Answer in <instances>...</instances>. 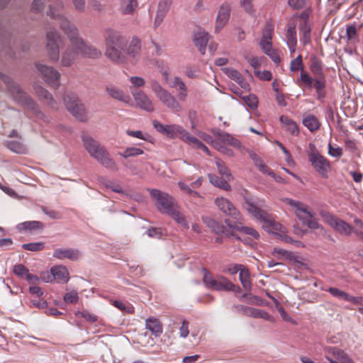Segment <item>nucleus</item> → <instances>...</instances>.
I'll list each match as a JSON object with an SVG mask.
<instances>
[{
    "label": "nucleus",
    "mask_w": 363,
    "mask_h": 363,
    "mask_svg": "<svg viewBox=\"0 0 363 363\" xmlns=\"http://www.w3.org/2000/svg\"><path fill=\"white\" fill-rule=\"evenodd\" d=\"M215 204L226 216H230L237 220L241 219V215L239 211L227 199L223 197L216 198Z\"/></svg>",
    "instance_id": "dca6fc26"
},
{
    "label": "nucleus",
    "mask_w": 363,
    "mask_h": 363,
    "mask_svg": "<svg viewBox=\"0 0 363 363\" xmlns=\"http://www.w3.org/2000/svg\"><path fill=\"white\" fill-rule=\"evenodd\" d=\"M342 150L339 146L334 147L331 143L328 144V154L336 158H340L342 155Z\"/></svg>",
    "instance_id": "13d9d810"
},
{
    "label": "nucleus",
    "mask_w": 363,
    "mask_h": 363,
    "mask_svg": "<svg viewBox=\"0 0 363 363\" xmlns=\"http://www.w3.org/2000/svg\"><path fill=\"white\" fill-rule=\"evenodd\" d=\"M357 35V30L354 25H348L346 27V35L348 40L354 39Z\"/></svg>",
    "instance_id": "69168bd1"
},
{
    "label": "nucleus",
    "mask_w": 363,
    "mask_h": 363,
    "mask_svg": "<svg viewBox=\"0 0 363 363\" xmlns=\"http://www.w3.org/2000/svg\"><path fill=\"white\" fill-rule=\"evenodd\" d=\"M211 228L212 230L216 234H224L228 237H235V234L231 231L232 229L229 228L224 227L223 225L219 224L218 222H212V225H211Z\"/></svg>",
    "instance_id": "c03bdc74"
},
{
    "label": "nucleus",
    "mask_w": 363,
    "mask_h": 363,
    "mask_svg": "<svg viewBox=\"0 0 363 363\" xmlns=\"http://www.w3.org/2000/svg\"><path fill=\"white\" fill-rule=\"evenodd\" d=\"M0 79L4 82L10 91L13 94L16 100L21 104L28 106V108L34 110L35 103L24 91H22L21 87L13 82L11 78L1 72H0Z\"/></svg>",
    "instance_id": "ddd939ff"
},
{
    "label": "nucleus",
    "mask_w": 363,
    "mask_h": 363,
    "mask_svg": "<svg viewBox=\"0 0 363 363\" xmlns=\"http://www.w3.org/2000/svg\"><path fill=\"white\" fill-rule=\"evenodd\" d=\"M129 81L132 84V85L135 88L143 87L145 84V80L140 77H130L129 78Z\"/></svg>",
    "instance_id": "e2e57ef3"
},
{
    "label": "nucleus",
    "mask_w": 363,
    "mask_h": 363,
    "mask_svg": "<svg viewBox=\"0 0 363 363\" xmlns=\"http://www.w3.org/2000/svg\"><path fill=\"white\" fill-rule=\"evenodd\" d=\"M309 148L307 155L311 166L321 177L328 178L331 169L330 161L319 152L313 144L310 143Z\"/></svg>",
    "instance_id": "9b49d317"
},
{
    "label": "nucleus",
    "mask_w": 363,
    "mask_h": 363,
    "mask_svg": "<svg viewBox=\"0 0 363 363\" xmlns=\"http://www.w3.org/2000/svg\"><path fill=\"white\" fill-rule=\"evenodd\" d=\"M50 273L57 283H67L69 279V272L65 266H55L50 269Z\"/></svg>",
    "instance_id": "393cba45"
},
{
    "label": "nucleus",
    "mask_w": 363,
    "mask_h": 363,
    "mask_svg": "<svg viewBox=\"0 0 363 363\" xmlns=\"http://www.w3.org/2000/svg\"><path fill=\"white\" fill-rule=\"evenodd\" d=\"M63 101L67 110L79 121H86L88 112L77 94L68 92L63 98Z\"/></svg>",
    "instance_id": "1a4fd4ad"
},
{
    "label": "nucleus",
    "mask_w": 363,
    "mask_h": 363,
    "mask_svg": "<svg viewBox=\"0 0 363 363\" xmlns=\"http://www.w3.org/2000/svg\"><path fill=\"white\" fill-rule=\"evenodd\" d=\"M280 121L285 126L286 130L292 135H297L298 134V128L296 122L285 116H280Z\"/></svg>",
    "instance_id": "58836bf2"
},
{
    "label": "nucleus",
    "mask_w": 363,
    "mask_h": 363,
    "mask_svg": "<svg viewBox=\"0 0 363 363\" xmlns=\"http://www.w3.org/2000/svg\"><path fill=\"white\" fill-rule=\"evenodd\" d=\"M290 70L293 72L297 71H301V72H302V70H305L302 56L301 55H298L295 59L291 61Z\"/></svg>",
    "instance_id": "de8ad7c7"
},
{
    "label": "nucleus",
    "mask_w": 363,
    "mask_h": 363,
    "mask_svg": "<svg viewBox=\"0 0 363 363\" xmlns=\"http://www.w3.org/2000/svg\"><path fill=\"white\" fill-rule=\"evenodd\" d=\"M274 33V26L272 23L267 22L262 30L260 46L262 49H268L272 46V36Z\"/></svg>",
    "instance_id": "bb28decb"
},
{
    "label": "nucleus",
    "mask_w": 363,
    "mask_h": 363,
    "mask_svg": "<svg viewBox=\"0 0 363 363\" xmlns=\"http://www.w3.org/2000/svg\"><path fill=\"white\" fill-rule=\"evenodd\" d=\"M140 50V40L138 38H133L126 48L125 52L130 59L135 60L139 57Z\"/></svg>",
    "instance_id": "f704fd0d"
},
{
    "label": "nucleus",
    "mask_w": 363,
    "mask_h": 363,
    "mask_svg": "<svg viewBox=\"0 0 363 363\" xmlns=\"http://www.w3.org/2000/svg\"><path fill=\"white\" fill-rule=\"evenodd\" d=\"M48 7L49 11H47V15H49L57 24H59L67 35L72 45L79 50L80 55L93 59L99 58L101 55L99 50L86 44L78 36V30L76 26L64 16V7L60 0L50 1Z\"/></svg>",
    "instance_id": "f257e3e1"
},
{
    "label": "nucleus",
    "mask_w": 363,
    "mask_h": 363,
    "mask_svg": "<svg viewBox=\"0 0 363 363\" xmlns=\"http://www.w3.org/2000/svg\"><path fill=\"white\" fill-rule=\"evenodd\" d=\"M137 0H122L121 11L123 14H132L137 9Z\"/></svg>",
    "instance_id": "ea45409f"
},
{
    "label": "nucleus",
    "mask_w": 363,
    "mask_h": 363,
    "mask_svg": "<svg viewBox=\"0 0 363 363\" xmlns=\"http://www.w3.org/2000/svg\"><path fill=\"white\" fill-rule=\"evenodd\" d=\"M179 91L178 92V96L179 99L181 101H184L188 96V89L185 84V83L183 82L180 83L179 86L177 88Z\"/></svg>",
    "instance_id": "052dcab7"
},
{
    "label": "nucleus",
    "mask_w": 363,
    "mask_h": 363,
    "mask_svg": "<svg viewBox=\"0 0 363 363\" xmlns=\"http://www.w3.org/2000/svg\"><path fill=\"white\" fill-rule=\"evenodd\" d=\"M148 191L155 201V205L160 212L168 214L183 228L186 229L189 228L185 216L180 212L174 199L171 196L157 189H149Z\"/></svg>",
    "instance_id": "20e7f679"
},
{
    "label": "nucleus",
    "mask_w": 363,
    "mask_h": 363,
    "mask_svg": "<svg viewBox=\"0 0 363 363\" xmlns=\"http://www.w3.org/2000/svg\"><path fill=\"white\" fill-rule=\"evenodd\" d=\"M79 55L80 54L79 50L76 49V48L73 46L70 42V45L65 50L62 54L61 65L63 67L71 66Z\"/></svg>",
    "instance_id": "b1692460"
},
{
    "label": "nucleus",
    "mask_w": 363,
    "mask_h": 363,
    "mask_svg": "<svg viewBox=\"0 0 363 363\" xmlns=\"http://www.w3.org/2000/svg\"><path fill=\"white\" fill-rule=\"evenodd\" d=\"M223 72L228 77L238 83L242 89L245 91H250V84L238 70L232 67H226L223 69Z\"/></svg>",
    "instance_id": "412c9836"
},
{
    "label": "nucleus",
    "mask_w": 363,
    "mask_h": 363,
    "mask_svg": "<svg viewBox=\"0 0 363 363\" xmlns=\"http://www.w3.org/2000/svg\"><path fill=\"white\" fill-rule=\"evenodd\" d=\"M209 40V35L204 30L199 28L194 34V41L199 51L203 55L206 45Z\"/></svg>",
    "instance_id": "cd10ccee"
},
{
    "label": "nucleus",
    "mask_w": 363,
    "mask_h": 363,
    "mask_svg": "<svg viewBox=\"0 0 363 363\" xmlns=\"http://www.w3.org/2000/svg\"><path fill=\"white\" fill-rule=\"evenodd\" d=\"M144 153L143 150L138 147H127L123 152H118V155L124 158L136 157Z\"/></svg>",
    "instance_id": "49530a36"
},
{
    "label": "nucleus",
    "mask_w": 363,
    "mask_h": 363,
    "mask_svg": "<svg viewBox=\"0 0 363 363\" xmlns=\"http://www.w3.org/2000/svg\"><path fill=\"white\" fill-rule=\"evenodd\" d=\"M130 92L138 106L147 112L155 111L152 100L143 90L130 89Z\"/></svg>",
    "instance_id": "2eb2a0df"
},
{
    "label": "nucleus",
    "mask_w": 363,
    "mask_h": 363,
    "mask_svg": "<svg viewBox=\"0 0 363 363\" xmlns=\"http://www.w3.org/2000/svg\"><path fill=\"white\" fill-rule=\"evenodd\" d=\"M10 0H0V8L4 9ZM12 32L7 26L0 22V41L4 46L10 49L11 43Z\"/></svg>",
    "instance_id": "a211bd4d"
},
{
    "label": "nucleus",
    "mask_w": 363,
    "mask_h": 363,
    "mask_svg": "<svg viewBox=\"0 0 363 363\" xmlns=\"http://www.w3.org/2000/svg\"><path fill=\"white\" fill-rule=\"evenodd\" d=\"M45 247L44 242H31L26 243L22 245V248L26 250L37 252L43 250Z\"/></svg>",
    "instance_id": "3c124183"
},
{
    "label": "nucleus",
    "mask_w": 363,
    "mask_h": 363,
    "mask_svg": "<svg viewBox=\"0 0 363 363\" xmlns=\"http://www.w3.org/2000/svg\"><path fill=\"white\" fill-rule=\"evenodd\" d=\"M230 11L231 6L228 2H224L220 5L216 19L215 33H219L228 23Z\"/></svg>",
    "instance_id": "f3484780"
},
{
    "label": "nucleus",
    "mask_w": 363,
    "mask_h": 363,
    "mask_svg": "<svg viewBox=\"0 0 363 363\" xmlns=\"http://www.w3.org/2000/svg\"><path fill=\"white\" fill-rule=\"evenodd\" d=\"M323 220L335 231L345 235H350L352 232V227L345 220L330 213H322Z\"/></svg>",
    "instance_id": "4468645a"
},
{
    "label": "nucleus",
    "mask_w": 363,
    "mask_h": 363,
    "mask_svg": "<svg viewBox=\"0 0 363 363\" xmlns=\"http://www.w3.org/2000/svg\"><path fill=\"white\" fill-rule=\"evenodd\" d=\"M145 327L150 330L155 336L162 333L163 328L161 322L156 318H150L145 320Z\"/></svg>",
    "instance_id": "c9c22d12"
},
{
    "label": "nucleus",
    "mask_w": 363,
    "mask_h": 363,
    "mask_svg": "<svg viewBox=\"0 0 363 363\" xmlns=\"http://www.w3.org/2000/svg\"><path fill=\"white\" fill-rule=\"evenodd\" d=\"M243 313L249 317L262 318L270 322L274 321V318L269 313L261 309L246 306L243 309Z\"/></svg>",
    "instance_id": "7c9ffc66"
},
{
    "label": "nucleus",
    "mask_w": 363,
    "mask_h": 363,
    "mask_svg": "<svg viewBox=\"0 0 363 363\" xmlns=\"http://www.w3.org/2000/svg\"><path fill=\"white\" fill-rule=\"evenodd\" d=\"M239 278L242 285V287L245 290H250L251 281L250 278V272L249 270L243 266L242 269L240 270Z\"/></svg>",
    "instance_id": "a19ab883"
},
{
    "label": "nucleus",
    "mask_w": 363,
    "mask_h": 363,
    "mask_svg": "<svg viewBox=\"0 0 363 363\" xmlns=\"http://www.w3.org/2000/svg\"><path fill=\"white\" fill-rule=\"evenodd\" d=\"M63 298L65 303L74 304L79 300L78 293L75 291H72L65 294Z\"/></svg>",
    "instance_id": "5fc2aeb1"
},
{
    "label": "nucleus",
    "mask_w": 363,
    "mask_h": 363,
    "mask_svg": "<svg viewBox=\"0 0 363 363\" xmlns=\"http://www.w3.org/2000/svg\"><path fill=\"white\" fill-rule=\"evenodd\" d=\"M300 32L301 34V41L303 44V45H306L311 43V28L309 24L307 23V21H303L299 26Z\"/></svg>",
    "instance_id": "e433bc0d"
},
{
    "label": "nucleus",
    "mask_w": 363,
    "mask_h": 363,
    "mask_svg": "<svg viewBox=\"0 0 363 363\" xmlns=\"http://www.w3.org/2000/svg\"><path fill=\"white\" fill-rule=\"evenodd\" d=\"M208 178L210 182L214 186H218L225 191L230 190V185L227 182V181L219 178L218 176L215 174H209Z\"/></svg>",
    "instance_id": "79ce46f5"
},
{
    "label": "nucleus",
    "mask_w": 363,
    "mask_h": 363,
    "mask_svg": "<svg viewBox=\"0 0 363 363\" xmlns=\"http://www.w3.org/2000/svg\"><path fill=\"white\" fill-rule=\"evenodd\" d=\"M262 50L272 60V61L275 64L278 65L281 62V58L277 51L273 49L272 46H271V48H269L268 49H262Z\"/></svg>",
    "instance_id": "603ef678"
},
{
    "label": "nucleus",
    "mask_w": 363,
    "mask_h": 363,
    "mask_svg": "<svg viewBox=\"0 0 363 363\" xmlns=\"http://www.w3.org/2000/svg\"><path fill=\"white\" fill-rule=\"evenodd\" d=\"M254 73H255V75L257 77H258L259 79H260L261 80L270 81L272 78V74L271 72H269L268 70H264V71L255 70Z\"/></svg>",
    "instance_id": "bf43d9fd"
},
{
    "label": "nucleus",
    "mask_w": 363,
    "mask_h": 363,
    "mask_svg": "<svg viewBox=\"0 0 363 363\" xmlns=\"http://www.w3.org/2000/svg\"><path fill=\"white\" fill-rule=\"evenodd\" d=\"M325 353L331 354L332 357L338 359L341 363H354L353 360L349 355L337 347H328L325 348Z\"/></svg>",
    "instance_id": "2f4dec72"
},
{
    "label": "nucleus",
    "mask_w": 363,
    "mask_h": 363,
    "mask_svg": "<svg viewBox=\"0 0 363 363\" xmlns=\"http://www.w3.org/2000/svg\"><path fill=\"white\" fill-rule=\"evenodd\" d=\"M106 91L113 99L120 101L125 104H129L131 101L130 96L125 94L123 90L114 85H108L106 87Z\"/></svg>",
    "instance_id": "5701e85b"
},
{
    "label": "nucleus",
    "mask_w": 363,
    "mask_h": 363,
    "mask_svg": "<svg viewBox=\"0 0 363 363\" xmlns=\"http://www.w3.org/2000/svg\"><path fill=\"white\" fill-rule=\"evenodd\" d=\"M310 70L313 77L306 70H302L296 83L302 89H314L317 99L321 101L326 96V77L323 72L321 61L314 58L310 65Z\"/></svg>",
    "instance_id": "7ed1b4c3"
},
{
    "label": "nucleus",
    "mask_w": 363,
    "mask_h": 363,
    "mask_svg": "<svg viewBox=\"0 0 363 363\" xmlns=\"http://www.w3.org/2000/svg\"><path fill=\"white\" fill-rule=\"evenodd\" d=\"M186 143L193 145L194 147L202 150L206 152L208 155H210V151L208 148L201 143L199 139L194 136L189 135L186 141Z\"/></svg>",
    "instance_id": "a18cd8bd"
},
{
    "label": "nucleus",
    "mask_w": 363,
    "mask_h": 363,
    "mask_svg": "<svg viewBox=\"0 0 363 363\" xmlns=\"http://www.w3.org/2000/svg\"><path fill=\"white\" fill-rule=\"evenodd\" d=\"M203 281L205 286L216 291H234L235 285L227 278L220 276L215 279L212 274L205 268L203 269Z\"/></svg>",
    "instance_id": "f8f14e48"
},
{
    "label": "nucleus",
    "mask_w": 363,
    "mask_h": 363,
    "mask_svg": "<svg viewBox=\"0 0 363 363\" xmlns=\"http://www.w3.org/2000/svg\"><path fill=\"white\" fill-rule=\"evenodd\" d=\"M215 135H216L217 139L220 143L228 144L239 150H241L242 148L240 142L238 139L233 137L229 133L218 131L216 133H215Z\"/></svg>",
    "instance_id": "473e14b6"
},
{
    "label": "nucleus",
    "mask_w": 363,
    "mask_h": 363,
    "mask_svg": "<svg viewBox=\"0 0 363 363\" xmlns=\"http://www.w3.org/2000/svg\"><path fill=\"white\" fill-rule=\"evenodd\" d=\"M303 124L311 131L315 132L320 128L318 119L313 114H308L303 119Z\"/></svg>",
    "instance_id": "4c0bfd02"
},
{
    "label": "nucleus",
    "mask_w": 363,
    "mask_h": 363,
    "mask_svg": "<svg viewBox=\"0 0 363 363\" xmlns=\"http://www.w3.org/2000/svg\"><path fill=\"white\" fill-rule=\"evenodd\" d=\"M216 164L219 173L223 177H225L226 179H230L231 178V174L230 173V170L226 167L225 162L220 159H216Z\"/></svg>",
    "instance_id": "09e8293b"
},
{
    "label": "nucleus",
    "mask_w": 363,
    "mask_h": 363,
    "mask_svg": "<svg viewBox=\"0 0 363 363\" xmlns=\"http://www.w3.org/2000/svg\"><path fill=\"white\" fill-rule=\"evenodd\" d=\"M113 305L115 307H116L117 308L120 309L123 312H125V313L131 314L134 311V308L132 305H130V304L125 305V303H123V302H121L120 301H114L113 302Z\"/></svg>",
    "instance_id": "864d4df0"
},
{
    "label": "nucleus",
    "mask_w": 363,
    "mask_h": 363,
    "mask_svg": "<svg viewBox=\"0 0 363 363\" xmlns=\"http://www.w3.org/2000/svg\"><path fill=\"white\" fill-rule=\"evenodd\" d=\"M172 4L160 0L156 11V15L154 21V26L158 27L164 21V17L169 11L170 6Z\"/></svg>",
    "instance_id": "a878e982"
},
{
    "label": "nucleus",
    "mask_w": 363,
    "mask_h": 363,
    "mask_svg": "<svg viewBox=\"0 0 363 363\" xmlns=\"http://www.w3.org/2000/svg\"><path fill=\"white\" fill-rule=\"evenodd\" d=\"M164 134L169 138H179L185 143L190 135L182 126L176 124L166 125Z\"/></svg>",
    "instance_id": "aec40b11"
},
{
    "label": "nucleus",
    "mask_w": 363,
    "mask_h": 363,
    "mask_svg": "<svg viewBox=\"0 0 363 363\" xmlns=\"http://www.w3.org/2000/svg\"><path fill=\"white\" fill-rule=\"evenodd\" d=\"M44 9V2L43 0H34L31 5V11L33 13H40Z\"/></svg>",
    "instance_id": "338daca9"
},
{
    "label": "nucleus",
    "mask_w": 363,
    "mask_h": 363,
    "mask_svg": "<svg viewBox=\"0 0 363 363\" xmlns=\"http://www.w3.org/2000/svg\"><path fill=\"white\" fill-rule=\"evenodd\" d=\"M286 38L287 45L291 53L293 54L296 51L297 45L296 25L294 23H290L287 25Z\"/></svg>",
    "instance_id": "c756f323"
},
{
    "label": "nucleus",
    "mask_w": 363,
    "mask_h": 363,
    "mask_svg": "<svg viewBox=\"0 0 363 363\" xmlns=\"http://www.w3.org/2000/svg\"><path fill=\"white\" fill-rule=\"evenodd\" d=\"M252 159L255 161L256 166L259 168V169L262 172H268V167L265 165L262 161L257 157L255 154L250 155Z\"/></svg>",
    "instance_id": "0e129e2a"
},
{
    "label": "nucleus",
    "mask_w": 363,
    "mask_h": 363,
    "mask_svg": "<svg viewBox=\"0 0 363 363\" xmlns=\"http://www.w3.org/2000/svg\"><path fill=\"white\" fill-rule=\"evenodd\" d=\"M60 73L55 68L47 66V86L57 89L60 86Z\"/></svg>",
    "instance_id": "c85d7f7f"
},
{
    "label": "nucleus",
    "mask_w": 363,
    "mask_h": 363,
    "mask_svg": "<svg viewBox=\"0 0 363 363\" xmlns=\"http://www.w3.org/2000/svg\"><path fill=\"white\" fill-rule=\"evenodd\" d=\"M104 43L106 57L117 64L126 62L127 57L122 52L127 43V40L124 35L117 30L107 29L105 31Z\"/></svg>",
    "instance_id": "39448f33"
},
{
    "label": "nucleus",
    "mask_w": 363,
    "mask_h": 363,
    "mask_svg": "<svg viewBox=\"0 0 363 363\" xmlns=\"http://www.w3.org/2000/svg\"><path fill=\"white\" fill-rule=\"evenodd\" d=\"M6 147L11 151L18 154H24L26 152V148L24 145L18 140H9L6 142Z\"/></svg>",
    "instance_id": "37998d69"
},
{
    "label": "nucleus",
    "mask_w": 363,
    "mask_h": 363,
    "mask_svg": "<svg viewBox=\"0 0 363 363\" xmlns=\"http://www.w3.org/2000/svg\"><path fill=\"white\" fill-rule=\"evenodd\" d=\"M263 202L261 200L256 201L252 199H246L243 207L255 218L262 223L267 230L278 235L281 240L293 244L295 240L285 234V228L277 222L271 214L261 209L260 206H262Z\"/></svg>",
    "instance_id": "f03ea898"
},
{
    "label": "nucleus",
    "mask_w": 363,
    "mask_h": 363,
    "mask_svg": "<svg viewBox=\"0 0 363 363\" xmlns=\"http://www.w3.org/2000/svg\"><path fill=\"white\" fill-rule=\"evenodd\" d=\"M44 225L43 223L39 221H26L21 223L17 225L18 230H23L29 231L30 233H38L43 230Z\"/></svg>",
    "instance_id": "72a5a7b5"
},
{
    "label": "nucleus",
    "mask_w": 363,
    "mask_h": 363,
    "mask_svg": "<svg viewBox=\"0 0 363 363\" xmlns=\"http://www.w3.org/2000/svg\"><path fill=\"white\" fill-rule=\"evenodd\" d=\"M225 223L230 229L241 232L245 235L252 237L255 239H258L259 237V233L255 229L251 227L244 226L239 220H238V222L232 223L228 219H226Z\"/></svg>",
    "instance_id": "4be33fe9"
},
{
    "label": "nucleus",
    "mask_w": 363,
    "mask_h": 363,
    "mask_svg": "<svg viewBox=\"0 0 363 363\" xmlns=\"http://www.w3.org/2000/svg\"><path fill=\"white\" fill-rule=\"evenodd\" d=\"M186 74L189 78L196 79L199 76V69L194 66H188L186 68Z\"/></svg>",
    "instance_id": "774afa93"
},
{
    "label": "nucleus",
    "mask_w": 363,
    "mask_h": 363,
    "mask_svg": "<svg viewBox=\"0 0 363 363\" xmlns=\"http://www.w3.org/2000/svg\"><path fill=\"white\" fill-rule=\"evenodd\" d=\"M150 85L155 96L164 106L176 112L182 111V107L176 97L164 89L158 81L152 79Z\"/></svg>",
    "instance_id": "0eeeda50"
},
{
    "label": "nucleus",
    "mask_w": 363,
    "mask_h": 363,
    "mask_svg": "<svg viewBox=\"0 0 363 363\" xmlns=\"http://www.w3.org/2000/svg\"><path fill=\"white\" fill-rule=\"evenodd\" d=\"M64 45L62 38L55 30H47V62H58L60 50Z\"/></svg>",
    "instance_id": "9d476101"
},
{
    "label": "nucleus",
    "mask_w": 363,
    "mask_h": 363,
    "mask_svg": "<svg viewBox=\"0 0 363 363\" xmlns=\"http://www.w3.org/2000/svg\"><path fill=\"white\" fill-rule=\"evenodd\" d=\"M13 273L21 279H26L29 272L23 264H18L13 267Z\"/></svg>",
    "instance_id": "8fccbe9b"
},
{
    "label": "nucleus",
    "mask_w": 363,
    "mask_h": 363,
    "mask_svg": "<svg viewBox=\"0 0 363 363\" xmlns=\"http://www.w3.org/2000/svg\"><path fill=\"white\" fill-rule=\"evenodd\" d=\"M52 256L59 259H68L71 261H77L81 257V252L77 249L57 248L54 250Z\"/></svg>",
    "instance_id": "6ab92c4d"
},
{
    "label": "nucleus",
    "mask_w": 363,
    "mask_h": 363,
    "mask_svg": "<svg viewBox=\"0 0 363 363\" xmlns=\"http://www.w3.org/2000/svg\"><path fill=\"white\" fill-rule=\"evenodd\" d=\"M326 291H328L331 295L335 297L342 298L344 300L346 299L347 293L342 291L337 288L335 287H329L328 289H324Z\"/></svg>",
    "instance_id": "4d7b16f0"
},
{
    "label": "nucleus",
    "mask_w": 363,
    "mask_h": 363,
    "mask_svg": "<svg viewBox=\"0 0 363 363\" xmlns=\"http://www.w3.org/2000/svg\"><path fill=\"white\" fill-rule=\"evenodd\" d=\"M82 140L84 148L91 157L96 160L106 168L111 169H116L114 160L110 157L106 148L101 145L98 141L86 135H83Z\"/></svg>",
    "instance_id": "423d86ee"
},
{
    "label": "nucleus",
    "mask_w": 363,
    "mask_h": 363,
    "mask_svg": "<svg viewBox=\"0 0 363 363\" xmlns=\"http://www.w3.org/2000/svg\"><path fill=\"white\" fill-rule=\"evenodd\" d=\"M285 203L289 205L296 216L303 223H306L311 229H318L320 226L314 217V213L309 210V207L303 203L291 199H286Z\"/></svg>",
    "instance_id": "6e6552de"
},
{
    "label": "nucleus",
    "mask_w": 363,
    "mask_h": 363,
    "mask_svg": "<svg viewBox=\"0 0 363 363\" xmlns=\"http://www.w3.org/2000/svg\"><path fill=\"white\" fill-rule=\"evenodd\" d=\"M246 59L255 70H259L258 68L261 66L264 60L262 57H247Z\"/></svg>",
    "instance_id": "680f3d73"
},
{
    "label": "nucleus",
    "mask_w": 363,
    "mask_h": 363,
    "mask_svg": "<svg viewBox=\"0 0 363 363\" xmlns=\"http://www.w3.org/2000/svg\"><path fill=\"white\" fill-rule=\"evenodd\" d=\"M245 103L251 108H256L258 105L257 97L254 94H249L243 97Z\"/></svg>",
    "instance_id": "6e6d98bb"
}]
</instances>
